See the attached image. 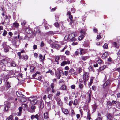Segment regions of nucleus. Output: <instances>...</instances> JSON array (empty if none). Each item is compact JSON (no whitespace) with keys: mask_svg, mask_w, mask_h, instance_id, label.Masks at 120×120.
Listing matches in <instances>:
<instances>
[{"mask_svg":"<svg viewBox=\"0 0 120 120\" xmlns=\"http://www.w3.org/2000/svg\"><path fill=\"white\" fill-rule=\"evenodd\" d=\"M76 36V35L75 33L73 32L69 34L68 38L70 40H71L72 41H74L76 40V39L75 38Z\"/></svg>","mask_w":120,"mask_h":120,"instance_id":"obj_4","label":"nucleus"},{"mask_svg":"<svg viewBox=\"0 0 120 120\" xmlns=\"http://www.w3.org/2000/svg\"><path fill=\"white\" fill-rule=\"evenodd\" d=\"M22 107L25 109L27 108L28 107V105L27 104H23L22 105Z\"/></svg>","mask_w":120,"mask_h":120,"instance_id":"obj_31","label":"nucleus"},{"mask_svg":"<svg viewBox=\"0 0 120 120\" xmlns=\"http://www.w3.org/2000/svg\"><path fill=\"white\" fill-rule=\"evenodd\" d=\"M46 73H50L51 75H53V73L52 72V71L51 70H49L48 71L46 72Z\"/></svg>","mask_w":120,"mask_h":120,"instance_id":"obj_45","label":"nucleus"},{"mask_svg":"<svg viewBox=\"0 0 120 120\" xmlns=\"http://www.w3.org/2000/svg\"><path fill=\"white\" fill-rule=\"evenodd\" d=\"M107 105L109 106H111L112 105V103L109 101H107Z\"/></svg>","mask_w":120,"mask_h":120,"instance_id":"obj_48","label":"nucleus"},{"mask_svg":"<svg viewBox=\"0 0 120 120\" xmlns=\"http://www.w3.org/2000/svg\"><path fill=\"white\" fill-rule=\"evenodd\" d=\"M26 22L25 20H23L22 21L21 25L22 28L23 29H25L26 28Z\"/></svg>","mask_w":120,"mask_h":120,"instance_id":"obj_11","label":"nucleus"},{"mask_svg":"<svg viewBox=\"0 0 120 120\" xmlns=\"http://www.w3.org/2000/svg\"><path fill=\"white\" fill-rule=\"evenodd\" d=\"M69 19L70 20V24L71 25L72 24V23L74 22V20H72L73 17L72 15H70L69 16Z\"/></svg>","mask_w":120,"mask_h":120,"instance_id":"obj_22","label":"nucleus"},{"mask_svg":"<svg viewBox=\"0 0 120 120\" xmlns=\"http://www.w3.org/2000/svg\"><path fill=\"white\" fill-rule=\"evenodd\" d=\"M48 34L49 35H53L54 34V33L52 31H50L49 32H48Z\"/></svg>","mask_w":120,"mask_h":120,"instance_id":"obj_53","label":"nucleus"},{"mask_svg":"<svg viewBox=\"0 0 120 120\" xmlns=\"http://www.w3.org/2000/svg\"><path fill=\"white\" fill-rule=\"evenodd\" d=\"M21 112H22L19 111V112H17L16 113V115L18 116H20L21 113Z\"/></svg>","mask_w":120,"mask_h":120,"instance_id":"obj_50","label":"nucleus"},{"mask_svg":"<svg viewBox=\"0 0 120 120\" xmlns=\"http://www.w3.org/2000/svg\"><path fill=\"white\" fill-rule=\"evenodd\" d=\"M34 67L33 66H31L30 67V70L31 71H34Z\"/></svg>","mask_w":120,"mask_h":120,"instance_id":"obj_57","label":"nucleus"},{"mask_svg":"<svg viewBox=\"0 0 120 120\" xmlns=\"http://www.w3.org/2000/svg\"><path fill=\"white\" fill-rule=\"evenodd\" d=\"M4 48V51L6 52H8L9 51V48L11 49V47L9 46H8V47H6Z\"/></svg>","mask_w":120,"mask_h":120,"instance_id":"obj_19","label":"nucleus"},{"mask_svg":"<svg viewBox=\"0 0 120 120\" xmlns=\"http://www.w3.org/2000/svg\"><path fill=\"white\" fill-rule=\"evenodd\" d=\"M83 87V84H80L79 85V87L80 89L81 90H82Z\"/></svg>","mask_w":120,"mask_h":120,"instance_id":"obj_39","label":"nucleus"},{"mask_svg":"<svg viewBox=\"0 0 120 120\" xmlns=\"http://www.w3.org/2000/svg\"><path fill=\"white\" fill-rule=\"evenodd\" d=\"M77 99H75V100L74 101L73 104L74 105H76L77 104Z\"/></svg>","mask_w":120,"mask_h":120,"instance_id":"obj_41","label":"nucleus"},{"mask_svg":"<svg viewBox=\"0 0 120 120\" xmlns=\"http://www.w3.org/2000/svg\"><path fill=\"white\" fill-rule=\"evenodd\" d=\"M101 36V34L100 33L98 35L97 37V39H100Z\"/></svg>","mask_w":120,"mask_h":120,"instance_id":"obj_44","label":"nucleus"},{"mask_svg":"<svg viewBox=\"0 0 120 120\" xmlns=\"http://www.w3.org/2000/svg\"><path fill=\"white\" fill-rule=\"evenodd\" d=\"M10 65L11 67H14L16 66V64L15 62L12 61L11 62V63H10Z\"/></svg>","mask_w":120,"mask_h":120,"instance_id":"obj_20","label":"nucleus"},{"mask_svg":"<svg viewBox=\"0 0 120 120\" xmlns=\"http://www.w3.org/2000/svg\"><path fill=\"white\" fill-rule=\"evenodd\" d=\"M62 111L63 112L65 115H67L69 114V111L67 109L63 108L62 109Z\"/></svg>","mask_w":120,"mask_h":120,"instance_id":"obj_12","label":"nucleus"},{"mask_svg":"<svg viewBox=\"0 0 120 120\" xmlns=\"http://www.w3.org/2000/svg\"><path fill=\"white\" fill-rule=\"evenodd\" d=\"M67 64V62L66 61H63L62 62L61 64V66H64L66 64Z\"/></svg>","mask_w":120,"mask_h":120,"instance_id":"obj_29","label":"nucleus"},{"mask_svg":"<svg viewBox=\"0 0 120 120\" xmlns=\"http://www.w3.org/2000/svg\"><path fill=\"white\" fill-rule=\"evenodd\" d=\"M106 67L105 66H103L101 67L99 69V71H101L103 70L104 69L106 68Z\"/></svg>","mask_w":120,"mask_h":120,"instance_id":"obj_28","label":"nucleus"},{"mask_svg":"<svg viewBox=\"0 0 120 120\" xmlns=\"http://www.w3.org/2000/svg\"><path fill=\"white\" fill-rule=\"evenodd\" d=\"M7 32L5 30H4V31L3 33V36H5L7 34Z\"/></svg>","mask_w":120,"mask_h":120,"instance_id":"obj_47","label":"nucleus"},{"mask_svg":"<svg viewBox=\"0 0 120 120\" xmlns=\"http://www.w3.org/2000/svg\"><path fill=\"white\" fill-rule=\"evenodd\" d=\"M16 94L17 96L18 97H22L24 95L22 94L20 92H17Z\"/></svg>","mask_w":120,"mask_h":120,"instance_id":"obj_16","label":"nucleus"},{"mask_svg":"<svg viewBox=\"0 0 120 120\" xmlns=\"http://www.w3.org/2000/svg\"><path fill=\"white\" fill-rule=\"evenodd\" d=\"M103 48L106 49L108 47V44L107 43H105L103 46Z\"/></svg>","mask_w":120,"mask_h":120,"instance_id":"obj_35","label":"nucleus"},{"mask_svg":"<svg viewBox=\"0 0 120 120\" xmlns=\"http://www.w3.org/2000/svg\"><path fill=\"white\" fill-rule=\"evenodd\" d=\"M52 95L51 94H49L48 95V97L49 99H52Z\"/></svg>","mask_w":120,"mask_h":120,"instance_id":"obj_59","label":"nucleus"},{"mask_svg":"<svg viewBox=\"0 0 120 120\" xmlns=\"http://www.w3.org/2000/svg\"><path fill=\"white\" fill-rule=\"evenodd\" d=\"M53 103L54 101H51L47 103V105L48 107V109H50L51 105H52V103Z\"/></svg>","mask_w":120,"mask_h":120,"instance_id":"obj_15","label":"nucleus"},{"mask_svg":"<svg viewBox=\"0 0 120 120\" xmlns=\"http://www.w3.org/2000/svg\"><path fill=\"white\" fill-rule=\"evenodd\" d=\"M56 76L57 79H59L62 75H63L64 73L62 70H59L58 72H56Z\"/></svg>","mask_w":120,"mask_h":120,"instance_id":"obj_5","label":"nucleus"},{"mask_svg":"<svg viewBox=\"0 0 120 120\" xmlns=\"http://www.w3.org/2000/svg\"><path fill=\"white\" fill-rule=\"evenodd\" d=\"M25 96H24L22 97L21 98V102H25L26 101V99L25 98Z\"/></svg>","mask_w":120,"mask_h":120,"instance_id":"obj_33","label":"nucleus"},{"mask_svg":"<svg viewBox=\"0 0 120 120\" xmlns=\"http://www.w3.org/2000/svg\"><path fill=\"white\" fill-rule=\"evenodd\" d=\"M57 103L60 106H62V105L63 103L61 100L59 101Z\"/></svg>","mask_w":120,"mask_h":120,"instance_id":"obj_52","label":"nucleus"},{"mask_svg":"<svg viewBox=\"0 0 120 120\" xmlns=\"http://www.w3.org/2000/svg\"><path fill=\"white\" fill-rule=\"evenodd\" d=\"M9 59V58H6L5 59H4L1 60V63H3L4 64H7L8 63V60Z\"/></svg>","mask_w":120,"mask_h":120,"instance_id":"obj_8","label":"nucleus"},{"mask_svg":"<svg viewBox=\"0 0 120 120\" xmlns=\"http://www.w3.org/2000/svg\"><path fill=\"white\" fill-rule=\"evenodd\" d=\"M116 71L120 73V68H118L116 69Z\"/></svg>","mask_w":120,"mask_h":120,"instance_id":"obj_64","label":"nucleus"},{"mask_svg":"<svg viewBox=\"0 0 120 120\" xmlns=\"http://www.w3.org/2000/svg\"><path fill=\"white\" fill-rule=\"evenodd\" d=\"M52 47L53 48H60V46L58 44H53L52 45Z\"/></svg>","mask_w":120,"mask_h":120,"instance_id":"obj_18","label":"nucleus"},{"mask_svg":"<svg viewBox=\"0 0 120 120\" xmlns=\"http://www.w3.org/2000/svg\"><path fill=\"white\" fill-rule=\"evenodd\" d=\"M36 107L34 105H32L31 107V108L28 110V111L30 112H35Z\"/></svg>","mask_w":120,"mask_h":120,"instance_id":"obj_7","label":"nucleus"},{"mask_svg":"<svg viewBox=\"0 0 120 120\" xmlns=\"http://www.w3.org/2000/svg\"><path fill=\"white\" fill-rule=\"evenodd\" d=\"M12 119V116L11 115L9 116L8 118H7L6 120H11Z\"/></svg>","mask_w":120,"mask_h":120,"instance_id":"obj_46","label":"nucleus"},{"mask_svg":"<svg viewBox=\"0 0 120 120\" xmlns=\"http://www.w3.org/2000/svg\"><path fill=\"white\" fill-rule=\"evenodd\" d=\"M86 30L85 29L84 30H82L80 31V33L82 34V35H85Z\"/></svg>","mask_w":120,"mask_h":120,"instance_id":"obj_34","label":"nucleus"},{"mask_svg":"<svg viewBox=\"0 0 120 120\" xmlns=\"http://www.w3.org/2000/svg\"><path fill=\"white\" fill-rule=\"evenodd\" d=\"M39 116L38 114H36L34 115V118H35L37 119V120H41L39 118Z\"/></svg>","mask_w":120,"mask_h":120,"instance_id":"obj_42","label":"nucleus"},{"mask_svg":"<svg viewBox=\"0 0 120 120\" xmlns=\"http://www.w3.org/2000/svg\"><path fill=\"white\" fill-rule=\"evenodd\" d=\"M25 31L27 33L29 34L31 33H32L31 30L29 28H25Z\"/></svg>","mask_w":120,"mask_h":120,"instance_id":"obj_24","label":"nucleus"},{"mask_svg":"<svg viewBox=\"0 0 120 120\" xmlns=\"http://www.w3.org/2000/svg\"><path fill=\"white\" fill-rule=\"evenodd\" d=\"M28 100L30 101L31 103L33 105L36 104L38 102V100L34 97H31L28 98Z\"/></svg>","mask_w":120,"mask_h":120,"instance_id":"obj_2","label":"nucleus"},{"mask_svg":"<svg viewBox=\"0 0 120 120\" xmlns=\"http://www.w3.org/2000/svg\"><path fill=\"white\" fill-rule=\"evenodd\" d=\"M55 99L57 102L60 101V98L59 97H56L55 98Z\"/></svg>","mask_w":120,"mask_h":120,"instance_id":"obj_55","label":"nucleus"},{"mask_svg":"<svg viewBox=\"0 0 120 120\" xmlns=\"http://www.w3.org/2000/svg\"><path fill=\"white\" fill-rule=\"evenodd\" d=\"M113 46L114 47H117V44L116 42H114L113 43Z\"/></svg>","mask_w":120,"mask_h":120,"instance_id":"obj_63","label":"nucleus"},{"mask_svg":"<svg viewBox=\"0 0 120 120\" xmlns=\"http://www.w3.org/2000/svg\"><path fill=\"white\" fill-rule=\"evenodd\" d=\"M59 59V57L58 56L56 57L55 58V61L56 62H57Z\"/></svg>","mask_w":120,"mask_h":120,"instance_id":"obj_61","label":"nucleus"},{"mask_svg":"<svg viewBox=\"0 0 120 120\" xmlns=\"http://www.w3.org/2000/svg\"><path fill=\"white\" fill-rule=\"evenodd\" d=\"M98 62L99 64H101L102 63V61L101 60H99L98 61Z\"/></svg>","mask_w":120,"mask_h":120,"instance_id":"obj_56","label":"nucleus"},{"mask_svg":"<svg viewBox=\"0 0 120 120\" xmlns=\"http://www.w3.org/2000/svg\"><path fill=\"white\" fill-rule=\"evenodd\" d=\"M86 52V49L81 48L80 50V54L81 55L85 53Z\"/></svg>","mask_w":120,"mask_h":120,"instance_id":"obj_14","label":"nucleus"},{"mask_svg":"<svg viewBox=\"0 0 120 120\" xmlns=\"http://www.w3.org/2000/svg\"><path fill=\"white\" fill-rule=\"evenodd\" d=\"M109 55V53L108 52H105L102 55V58L105 59Z\"/></svg>","mask_w":120,"mask_h":120,"instance_id":"obj_17","label":"nucleus"},{"mask_svg":"<svg viewBox=\"0 0 120 120\" xmlns=\"http://www.w3.org/2000/svg\"><path fill=\"white\" fill-rule=\"evenodd\" d=\"M13 26L15 27H17L19 26V24L16 22H14L13 24Z\"/></svg>","mask_w":120,"mask_h":120,"instance_id":"obj_27","label":"nucleus"},{"mask_svg":"<svg viewBox=\"0 0 120 120\" xmlns=\"http://www.w3.org/2000/svg\"><path fill=\"white\" fill-rule=\"evenodd\" d=\"M60 16V14H57L55 15V18L56 19V20L57 21L58 19Z\"/></svg>","mask_w":120,"mask_h":120,"instance_id":"obj_30","label":"nucleus"},{"mask_svg":"<svg viewBox=\"0 0 120 120\" xmlns=\"http://www.w3.org/2000/svg\"><path fill=\"white\" fill-rule=\"evenodd\" d=\"M44 118L43 119V117H42L41 120H44V119H47L49 118L48 114V112L45 113L44 114Z\"/></svg>","mask_w":120,"mask_h":120,"instance_id":"obj_13","label":"nucleus"},{"mask_svg":"<svg viewBox=\"0 0 120 120\" xmlns=\"http://www.w3.org/2000/svg\"><path fill=\"white\" fill-rule=\"evenodd\" d=\"M7 104L5 105L4 109L6 111H7L8 109V108L10 107V103L9 102H7Z\"/></svg>","mask_w":120,"mask_h":120,"instance_id":"obj_10","label":"nucleus"},{"mask_svg":"<svg viewBox=\"0 0 120 120\" xmlns=\"http://www.w3.org/2000/svg\"><path fill=\"white\" fill-rule=\"evenodd\" d=\"M107 117L108 119L110 120L112 118V116L110 113H109L107 114Z\"/></svg>","mask_w":120,"mask_h":120,"instance_id":"obj_32","label":"nucleus"},{"mask_svg":"<svg viewBox=\"0 0 120 120\" xmlns=\"http://www.w3.org/2000/svg\"><path fill=\"white\" fill-rule=\"evenodd\" d=\"M88 75V72H85L84 73L83 75V78L84 79V83L86 86V82L89 79V76Z\"/></svg>","mask_w":120,"mask_h":120,"instance_id":"obj_1","label":"nucleus"},{"mask_svg":"<svg viewBox=\"0 0 120 120\" xmlns=\"http://www.w3.org/2000/svg\"><path fill=\"white\" fill-rule=\"evenodd\" d=\"M93 79H90V82L89 83V85H91L93 82Z\"/></svg>","mask_w":120,"mask_h":120,"instance_id":"obj_51","label":"nucleus"},{"mask_svg":"<svg viewBox=\"0 0 120 120\" xmlns=\"http://www.w3.org/2000/svg\"><path fill=\"white\" fill-rule=\"evenodd\" d=\"M40 31L39 29L37 28H35L33 31V35H35L36 34L38 33H39Z\"/></svg>","mask_w":120,"mask_h":120,"instance_id":"obj_9","label":"nucleus"},{"mask_svg":"<svg viewBox=\"0 0 120 120\" xmlns=\"http://www.w3.org/2000/svg\"><path fill=\"white\" fill-rule=\"evenodd\" d=\"M4 64L3 63H1V62H0V69L1 70H3V68Z\"/></svg>","mask_w":120,"mask_h":120,"instance_id":"obj_36","label":"nucleus"},{"mask_svg":"<svg viewBox=\"0 0 120 120\" xmlns=\"http://www.w3.org/2000/svg\"><path fill=\"white\" fill-rule=\"evenodd\" d=\"M71 10L73 13H75V9L73 8H71Z\"/></svg>","mask_w":120,"mask_h":120,"instance_id":"obj_58","label":"nucleus"},{"mask_svg":"<svg viewBox=\"0 0 120 120\" xmlns=\"http://www.w3.org/2000/svg\"><path fill=\"white\" fill-rule=\"evenodd\" d=\"M85 36V35L82 34L78 37V40L80 41L82 40L84 38Z\"/></svg>","mask_w":120,"mask_h":120,"instance_id":"obj_23","label":"nucleus"},{"mask_svg":"<svg viewBox=\"0 0 120 120\" xmlns=\"http://www.w3.org/2000/svg\"><path fill=\"white\" fill-rule=\"evenodd\" d=\"M87 119H88L89 120H90L91 119L90 114L88 112Z\"/></svg>","mask_w":120,"mask_h":120,"instance_id":"obj_49","label":"nucleus"},{"mask_svg":"<svg viewBox=\"0 0 120 120\" xmlns=\"http://www.w3.org/2000/svg\"><path fill=\"white\" fill-rule=\"evenodd\" d=\"M88 56H82L81 57V59L84 61H85L88 58Z\"/></svg>","mask_w":120,"mask_h":120,"instance_id":"obj_26","label":"nucleus"},{"mask_svg":"<svg viewBox=\"0 0 120 120\" xmlns=\"http://www.w3.org/2000/svg\"><path fill=\"white\" fill-rule=\"evenodd\" d=\"M61 89L63 90H65L66 89V86L65 85H63L62 86Z\"/></svg>","mask_w":120,"mask_h":120,"instance_id":"obj_38","label":"nucleus"},{"mask_svg":"<svg viewBox=\"0 0 120 120\" xmlns=\"http://www.w3.org/2000/svg\"><path fill=\"white\" fill-rule=\"evenodd\" d=\"M41 105L40 106L41 109L43 108L44 107V104H43V101H41L40 102Z\"/></svg>","mask_w":120,"mask_h":120,"instance_id":"obj_40","label":"nucleus"},{"mask_svg":"<svg viewBox=\"0 0 120 120\" xmlns=\"http://www.w3.org/2000/svg\"><path fill=\"white\" fill-rule=\"evenodd\" d=\"M55 26L56 27H58L59 26V25L57 22H56L54 24Z\"/></svg>","mask_w":120,"mask_h":120,"instance_id":"obj_60","label":"nucleus"},{"mask_svg":"<svg viewBox=\"0 0 120 120\" xmlns=\"http://www.w3.org/2000/svg\"><path fill=\"white\" fill-rule=\"evenodd\" d=\"M69 72L71 74H76L74 72V70L73 69H70L69 71Z\"/></svg>","mask_w":120,"mask_h":120,"instance_id":"obj_21","label":"nucleus"},{"mask_svg":"<svg viewBox=\"0 0 120 120\" xmlns=\"http://www.w3.org/2000/svg\"><path fill=\"white\" fill-rule=\"evenodd\" d=\"M20 41L19 39V36L18 35V38L17 37H15L14 40L13 41V45L16 47H17L20 44Z\"/></svg>","mask_w":120,"mask_h":120,"instance_id":"obj_3","label":"nucleus"},{"mask_svg":"<svg viewBox=\"0 0 120 120\" xmlns=\"http://www.w3.org/2000/svg\"><path fill=\"white\" fill-rule=\"evenodd\" d=\"M6 85V87L7 88H9L11 87L9 83L8 82H7Z\"/></svg>","mask_w":120,"mask_h":120,"instance_id":"obj_43","label":"nucleus"},{"mask_svg":"<svg viewBox=\"0 0 120 120\" xmlns=\"http://www.w3.org/2000/svg\"><path fill=\"white\" fill-rule=\"evenodd\" d=\"M111 82V81L109 79H108L104 84L103 85V87L104 88H107L110 85Z\"/></svg>","mask_w":120,"mask_h":120,"instance_id":"obj_6","label":"nucleus"},{"mask_svg":"<svg viewBox=\"0 0 120 120\" xmlns=\"http://www.w3.org/2000/svg\"><path fill=\"white\" fill-rule=\"evenodd\" d=\"M93 30L94 32L95 33H97L98 30L97 29L94 28L93 29Z\"/></svg>","mask_w":120,"mask_h":120,"instance_id":"obj_62","label":"nucleus"},{"mask_svg":"<svg viewBox=\"0 0 120 120\" xmlns=\"http://www.w3.org/2000/svg\"><path fill=\"white\" fill-rule=\"evenodd\" d=\"M6 43L5 42H4L2 44V46L3 48L6 47H8V46H7L6 45Z\"/></svg>","mask_w":120,"mask_h":120,"instance_id":"obj_37","label":"nucleus"},{"mask_svg":"<svg viewBox=\"0 0 120 120\" xmlns=\"http://www.w3.org/2000/svg\"><path fill=\"white\" fill-rule=\"evenodd\" d=\"M28 56L27 55H25L23 57V58L24 59L27 60L28 58Z\"/></svg>","mask_w":120,"mask_h":120,"instance_id":"obj_54","label":"nucleus"},{"mask_svg":"<svg viewBox=\"0 0 120 120\" xmlns=\"http://www.w3.org/2000/svg\"><path fill=\"white\" fill-rule=\"evenodd\" d=\"M96 120H102L101 115L100 113H98V118L96 119Z\"/></svg>","mask_w":120,"mask_h":120,"instance_id":"obj_25","label":"nucleus"}]
</instances>
